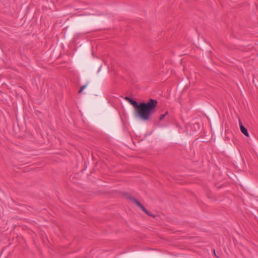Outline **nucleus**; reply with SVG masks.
I'll use <instances>...</instances> for the list:
<instances>
[{
    "instance_id": "1",
    "label": "nucleus",
    "mask_w": 258,
    "mask_h": 258,
    "mask_svg": "<svg viewBox=\"0 0 258 258\" xmlns=\"http://www.w3.org/2000/svg\"><path fill=\"white\" fill-rule=\"evenodd\" d=\"M135 108L137 116L143 120H149L151 116L153 114L158 105V101L154 99L150 98L147 102H141L139 104L128 96L124 97Z\"/></svg>"
},
{
    "instance_id": "2",
    "label": "nucleus",
    "mask_w": 258,
    "mask_h": 258,
    "mask_svg": "<svg viewBox=\"0 0 258 258\" xmlns=\"http://www.w3.org/2000/svg\"><path fill=\"white\" fill-rule=\"evenodd\" d=\"M129 199L131 200L132 201L134 202L138 207H139L143 211H144L145 213H146L147 215L154 217L155 216L151 215L149 211L136 199H135L133 197H129Z\"/></svg>"
},
{
    "instance_id": "3",
    "label": "nucleus",
    "mask_w": 258,
    "mask_h": 258,
    "mask_svg": "<svg viewBox=\"0 0 258 258\" xmlns=\"http://www.w3.org/2000/svg\"><path fill=\"white\" fill-rule=\"evenodd\" d=\"M239 126L241 133L246 137H249V134L247 130L242 125V123L240 120H239Z\"/></svg>"
},
{
    "instance_id": "4",
    "label": "nucleus",
    "mask_w": 258,
    "mask_h": 258,
    "mask_svg": "<svg viewBox=\"0 0 258 258\" xmlns=\"http://www.w3.org/2000/svg\"><path fill=\"white\" fill-rule=\"evenodd\" d=\"M168 114V112L167 111L165 114H161L159 117V120H162L165 117V116Z\"/></svg>"
},
{
    "instance_id": "5",
    "label": "nucleus",
    "mask_w": 258,
    "mask_h": 258,
    "mask_svg": "<svg viewBox=\"0 0 258 258\" xmlns=\"http://www.w3.org/2000/svg\"><path fill=\"white\" fill-rule=\"evenodd\" d=\"M86 85H84V86H82L80 90L79 91V93H81L83 91V90L86 88Z\"/></svg>"
},
{
    "instance_id": "6",
    "label": "nucleus",
    "mask_w": 258,
    "mask_h": 258,
    "mask_svg": "<svg viewBox=\"0 0 258 258\" xmlns=\"http://www.w3.org/2000/svg\"><path fill=\"white\" fill-rule=\"evenodd\" d=\"M214 253L216 257H218V256H217V254H216L215 250V249H214Z\"/></svg>"
}]
</instances>
